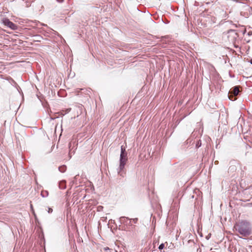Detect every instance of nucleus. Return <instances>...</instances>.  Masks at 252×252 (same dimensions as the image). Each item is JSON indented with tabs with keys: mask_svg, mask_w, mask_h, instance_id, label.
<instances>
[{
	"mask_svg": "<svg viewBox=\"0 0 252 252\" xmlns=\"http://www.w3.org/2000/svg\"><path fill=\"white\" fill-rule=\"evenodd\" d=\"M234 228L242 237L248 236L252 232L251 223L247 220H242L236 223L234 226Z\"/></svg>",
	"mask_w": 252,
	"mask_h": 252,
	"instance_id": "1",
	"label": "nucleus"
},
{
	"mask_svg": "<svg viewBox=\"0 0 252 252\" xmlns=\"http://www.w3.org/2000/svg\"><path fill=\"white\" fill-rule=\"evenodd\" d=\"M1 21L5 26L10 28L11 30H16L18 29V26L10 21L8 18H3Z\"/></svg>",
	"mask_w": 252,
	"mask_h": 252,
	"instance_id": "2",
	"label": "nucleus"
},
{
	"mask_svg": "<svg viewBox=\"0 0 252 252\" xmlns=\"http://www.w3.org/2000/svg\"><path fill=\"white\" fill-rule=\"evenodd\" d=\"M239 93V87L238 86H235L233 89L229 92L228 97L232 101L236 100L235 96L238 95Z\"/></svg>",
	"mask_w": 252,
	"mask_h": 252,
	"instance_id": "3",
	"label": "nucleus"
},
{
	"mask_svg": "<svg viewBox=\"0 0 252 252\" xmlns=\"http://www.w3.org/2000/svg\"><path fill=\"white\" fill-rule=\"evenodd\" d=\"M127 155H125L124 156H120V163H122L124 164H126L127 161Z\"/></svg>",
	"mask_w": 252,
	"mask_h": 252,
	"instance_id": "4",
	"label": "nucleus"
},
{
	"mask_svg": "<svg viewBox=\"0 0 252 252\" xmlns=\"http://www.w3.org/2000/svg\"><path fill=\"white\" fill-rule=\"evenodd\" d=\"M59 186L61 189H64L66 188V182L65 181H61Z\"/></svg>",
	"mask_w": 252,
	"mask_h": 252,
	"instance_id": "5",
	"label": "nucleus"
},
{
	"mask_svg": "<svg viewBox=\"0 0 252 252\" xmlns=\"http://www.w3.org/2000/svg\"><path fill=\"white\" fill-rule=\"evenodd\" d=\"M118 174L122 176V177H124L126 174V170H119L118 172Z\"/></svg>",
	"mask_w": 252,
	"mask_h": 252,
	"instance_id": "6",
	"label": "nucleus"
},
{
	"mask_svg": "<svg viewBox=\"0 0 252 252\" xmlns=\"http://www.w3.org/2000/svg\"><path fill=\"white\" fill-rule=\"evenodd\" d=\"M125 155H127L126 152V149L123 146H121V153L120 156H124Z\"/></svg>",
	"mask_w": 252,
	"mask_h": 252,
	"instance_id": "7",
	"label": "nucleus"
},
{
	"mask_svg": "<svg viewBox=\"0 0 252 252\" xmlns=\"http://www.w3.org/2000/svg\"><path fill=\"white\" fill-rule=\"evenodd\" d=\"M125 165H126V164L120 163V165H119L120 170H126L125 168Z\"/></svg>",
	"mask_w": 252,
	"mask_h": 252,
	"instance_id": "8",
	"label": "nucleus"
},
{
	"mask_svg": "<svg viewBox=\"0 0 252 252\" xmlns=\"http://www.w3.org/2000/svg\"><path fill=\"white\" fill-rule=\"evenodd\" d=\"M164 244H161L159 245V246L158 247V249H159V250H162L164 248Z\"/></svg>",
	"mask_w": 252,
	"mask_h": 252,
	"instance_id": "9",
	"label": "nucleus"
},
{
	"mask_svg": "<svg viewBox=\"0 0 252 252\" xmlns=\"http://www.w3.org/2000/svg\"><path fill=\"white\" fill-rule=\"evenodd\" d=\"M103 251H104L105 252H109L110 249H109L108 247H104L103 248ZM101 251H102V250H101Z\"/></svg>",
	"mask_w": 252,
	"mask_h": 252,
	"instance_id": "10",
	"label": "nucleus"
},
{
	"mask_svg": "<svg viewBox=\"0 0 252 252\" xmlns=\"http://www.w3.org/2000/svg\"><path fill=\"white\" fill-rule=\"evenodd\" d=\"M48 212H49V213L52 212V209L49 208Z\"/></svg>",
	"mask_w": 252,
	"mask_h": 252,
	"instance_id": "11",
	"label": "nucleus"
},
{
	"mask_svg": "<svg viewBox=\"0 0 252 252\" xmlns=\"http://www.w3.org/2000/svg\"><path fill=\"white\" fill-rule=\"evenodd\" d=\"M251 63L252 64V59L251 60Z\"/></svg>",
	"mask_w": 252,
	"mask_h": 252,
	"instance_id": "12",
	"label": "nucleus"
},
{
	"mask_svg": "<svg viewBox=\"0 0 252 252\" xmlns=\"http://www.w3.org/2000/svg\"><path fill=\"white\" fill-rule=\"evenodd\" d=\"M99 207H100V208H102V206H99L98 207V208H99Z\"/></svg>",
	"mask_w": 252,
	"mask_h": 252,
	"instance_id": "13",
	"label": "nucleus"
}]
</instances>
